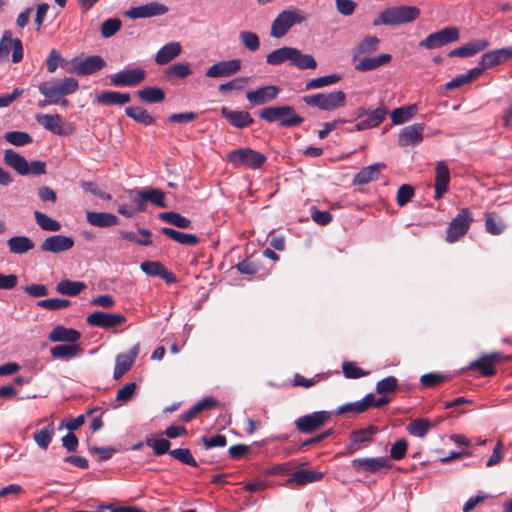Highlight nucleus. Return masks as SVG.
<instances>
[{
    "label": "nucleus",
    "mask_w": 512,
    "mask_h": 512,
    "mask_svg": "<svg viewBox=\"0 0 512 512\" xmlns=\"http://www.w3.org/2000/svg\"><path fill=\"white\" fill-rule=\"evenodd\" d=\"M259 117L268 123L277 122L283 128L297 127L304 122V118L290 105L265 107L259 112Z\"/></svg>",
    "instance_id": "f03ea898"
},
{
    "label": "nucleus",
    "mask_w": 512,
    "mask_h": 512,
    "mask_svg": "<svg viewBox=\"0 0 512 512\" xmlns=\"http://www.w3.org/2000/svg\"><path fill=\"white\" fill-rule=\"evenodd\" d=\"M86 220L90 225L100 228L111 227L119 223L118 217L108 212L88 211Z\"/></svg>",
    "instance_id": "2f4dec72"
},
{
    "label": "nucleus",
    "mask_w": 512,
    "mask_h": 512,
    "mask_svg": "<svg viewBox=\"0 0 512 512\" xmlns=\"http://www.w3.org/2000/svg\"><path fill=\"white\" fill-rule=\"evenodd\" d=\"M9 252L25 254L34 248V242L27 236H13L7 240Z\"/></svg>",
    "instance_id": "79ce46f5"
},
{
    "label": "nucleus",
    "mask_w": 512,
    "mask_h": 512,
    "mask_svg": "<svg viewBox=\"0 0 512 512\" xmlns=\"http://www.w3.org/2000/svg\"><path fill=\"white\" fill-rule=\"evenodd\" d=\"M86 322L92 327L111 329L124 324L126 317L123 314H110L103 311H96L88 315Z\"/></svg>",
    "instance_id": "ddd939ff"
},
{
    "label": "nucleus",
    "mask_w": 512,
    "mask_h": 512,
    "mask_svg": "<svg viewBox=\"0 0 512 512\" xmlns=\"http://www.w3.org/2000/svg\"><path fill=\"white\" fill-rule=\"evenodd\" d=\"M385 168L383 163H375L362 168L354 177L353 182L357 185H365L377 180L381 171Z\"/></svg>",
    "instance_id": "c9c22d12"
},
{
    "label": "nucleus",
    "mask_w": 512,
    "mask_h": 512,
    "mask_svg": "<svg viewBox=\"0 0 512 512\" xmlns=\"http://www.w3.org/2000/svg\"><path fill=\"white\" fill-rule=\"evenodd\" d=\"M74 246V239L64 235H52L47 237L40 245L42 252L61 253L70 250Z\"/></svg>",
    "instance_id": "aec40b11"
},
{
    "label": "nucleus",
    "mask_w": 512,
    "mask_h": 512,
    "mask_svg": "<svg viewBox=\"0 0 512 512\" xmlns=\"http://www.w3.org/2000/svg\"><path fill=\"white\" fill-rule=\"evenodd\" d=\"M431 427H432V424L428 419L417 418V419L412 420L407 425L406 429L410 435L419 437V438H423L428 433V431L430 430Z\"/></svg>",
    "instance_id": "5fc2aeb1"
},
{
    "label": "nucleus",
    "mask_w": 512,
    "mask_h": 512,
    "mask_svg": "<svg viewBox=\"0 0 512 512\" xmlns=\"http://www.w3.org/2000/svg\"><path fill=\"white\" fill-rule=\"evenodd\" d=\"M137 96L142 102L148 104L161 103L165 100L164 90L153 86H147L141 90H138Z\"/></svg>",
    "instance_id": "c03bdc74"
},
{
    "label": "nucleus",
    "mask_w": 512,
    "mask_h": 512,
    "mask_svg": "<svg viewBox=\"0 0 512 512\" xmlns=\"http://www.w3.org/2000/svg\"><path fill=\"white\" fill-rule=\"evenodd\" d=\"M4 163L20 176H40L46 174V163L41 160L28 162L25 157L13 149L4 150Z\"/></svg>",
    "instance_id": "7ed1b4c3"
},
{
    "label": "nucleus",
    "mask_w": 512,
    "mask_h": 512,
    "mask_svg": "<svg viewBox=\"0 0 512 512\" xmlns=\"http://www.w3.org/2000/svg\"><path fill=\"white\" fill-rule=\"evenodd\" d=\"M501 360L502 355L498 352H493L472 361L469 364L468 369L477 370L482 376L490 377L496 374L495 364Z\"/></svg>",
    "instance_id": "dca6fc26"
},
{
    "label": "nucleus",
    "mask_w": 512,
    "mask_h": 512,
    "mask_svg": "<svg viewBox=\"0 0 512 512\" xmlns=\"http://www.w3.org/2000/svg\"><path fill=\"white\" fill-rule=\"evenodd\" d=\"M341 80V75L331 74L312 79L306 83L305 90L319 89L322 87L330 86L338 83Z\"/></svg>",
    "instance_id": "13d9d810"
},
{
    "label": "nucleus",
    "mask_w": 512,
    "mask_h": 512,
    "mask_svg": "<svg viewBox=\"0 0 512 512\" xmlns=\"http://www.w3.org/2000/svg\"><path fill=\"white\" fill-rule=\"evenodd\" d=\"M11 49L12 62L19 63L23 59V46L19 39H13L10 30L4 31L0 40V62L8 60Z\"/></svg>",
    "instance_id": "9b49d317"
},
{
    "label": "nucleus",
    "mask_w": 512,
    "mask_h": 512,
    "mask_svg": "<svg viewBox=\"0 0 512 512\" xmlns=\"http://www.w3.org/2000/svg\"><path fill=\"white\" fill-rule=\"evenodd\" d=\"M81 338V333L73 328H66L62 325L56 326L48 335L51 342H66L69 344H76Z\"/></svg>",
    "instance_id": "c85d7f7f"
},
{
    "label": "nucleus",
    "mask_w": 512,
    "mask_h": 512,
    "mask_svg": "<svg viewBox=\"0 0 512 512\" xmlns=\"http://www.w3.org/2000/svg\"><path fill=\"white\" fill-rule=\"evenodd\" d=\"M324 473L312 470H298L295 471L290 478L286 480L287 485L304 486L309 483H314L322 480Z\"/></svg>",
    "instance_id": "7c9ffc66"
},
{
    "label": "nucleus",
    "mask_w": 512,
    "mask_h": 512,
    "mask_svg": "<svg viewBox=\"0 0 512 512\" xmlns=\"http://www.w3.org/2000/svg\"><path fill=\"white\" fill-rule=\"evenodd\" d=\"M169 454L179 462L185 465H189L191 467H197L198 463L194 459L190 449L188 448H177L174 450H171Z\"/></svg>",
    "instance_id": "680f3d73"
},
{
    "label": "nucleus",
    "mask_w": 512,
    "mask_h": 512,
    "mask_svg": "<svg viewBox=\"0 0 512 512\" xmlns=\"http://www.w3.org/2000/svg\"><path fill=\"white\" fill-rule=\"evenodd\" d=\"M331 415L329 411L313 412L296 419L295 426L300 432L309 434L324 426L331 419Z\"/></svg>",
    "instance_id": "9d476101"
},
{
    "label": "nucleus",
    "mask_w": 512,
    "mask_h": 512,
    "mask_svg": "<svg viewBox=\"0 0 512 512\" xmlns=\"http://www.w3.org/2000/svg\"><path fill=\"white\" fill-rule=\"evenodd\" d=\"M291 65L301 70L315 69L317 67V62L312 55L303 54L299 49L294 48Z\"/></svg>",
    "instance_id": "864d4df0"
},
{
    "label": "nucleus",
    "mask_w": 512,
    "mask_h": 512,
    "mask_svg": "<svg viewBox=\"0 0 512 512\" xmlns=\"http://www.w3.org/2000/svg\"><path fill=\"white\" fill-rule=\"evenodd\" d=\"M378 432V428L374 425H370L367 428H362L358 430H354L351 432L349 440H350V449L355 451L359 449V445L362 443L371 442L373 436Z\"/></svg>",
    "instance_id": "f704fd0d"
},
{
    "label": "nucleus",
    "mask_w": 512,
    "mask_h": 512,
    "mask_svg": "<svg viewBox=\"0 0 512 512\" xmlns=\"http://www.w3.org/2000/svg\"><path fill=\"white\" fill-rule=\"evenodd\" d=\"M221 115L234 127L243 129L251 126L254 119L247 111H233L228 107L221 108Z\"/></svg>",
    "instance_id": "bb28decb"
},
{
    "label": "nucleus",
    "mask_w": 512,
    "mask_h": 512,
    "mask_svg": "<svg viewBox=\"0 0 512 512\" xmlns=\"http://www.w3.org/2000/svg\"><path fill=\"white\" fill-rule=\"evenodd\" d=\"M106 66V62L101 56L93 55L85 59L73 63V67L68 69L69 72L76 73L80 76L93 74Z\"/></svg>",
    "instance_id": "a211bd4d"
},
{
    "label": "nucleus",
    "mask_w": 512,
    "mask_h": 512,
    "mask_svg": "<svg viewBox=\"0 0 512 512\" xmlns=\"http://www.w3.org/2000/svg\"><path fill=\"white\" fill-rule=\"evenodd\" d=\"M489 46V41L485 39H478L471 42H468L467 44L458 47L456 49H453L449 52V57H471L476 55L477 53L483 51L485 48Z\"/></svg>",
    "instance_id": "c756f323"
},
{
    "label": "nucleus",
    "mask_w": 512,
    "mask_h": 512,
    "mask_svg": "<svg viewBox=\"0 0 512 512\" xmlns=\"http://www.w3.org/2000/svg\"><path fill=\"white\" fill-rule=\"evenodd\" d=\"M342 372L345 378L358 379L369 374L368 371H364L362 368L357 367L354 362L344 361L342 364Z\"/></svg>",
    "instance_id": "0e129e2a"
},
{
    "label": "nucleus",
    "mask_w": 512,
    "mask_h": 512,
    "mask_svg": "<svg viewBox=\"0 0 512 512\" xmlns=\"http://www.w3.org/2000/svg\"><path fill=\"white\" fill-rule=\"evenodd\" d=\"M34 218L38 226L44 231L58 232L61 229V224L57 220L47 216L45 213L35 211Z\"/></svg>",
    "instance_id": "4d7b16f0"
},
{
    "label": "nucleus",
    "mask_w": 512,
    "mask_h": 512,
    "mask_svg": "<svg viewBox=\"0 0 512 512\" xmlns=\"http://www.w3.org/2000/svg\"><path fill=\"white\" fill-rule=\"evenodd\" d=\"M380 40L376 36L364 37L353 49V60H357L362 55L371 54L379 49Z\"/></svg>",
    "instance_id": "a19ab883"
},
{
    "label": "nucleus",
    "mask_w": 512,
    "mask_h": 512,
    "mask_svg": "<svg viewBox=\"0 0 512 512\" xmlns=\"http://www.w3.org/2000/svg\"><path fill=\"white\" fill-rule=\"evenodd\" d=\"M302 101L309 107L330 112L346 105V94L341 90L329 93H316L302 97Z\"/></svg>",
    "instance_id": "39448f33"
},
{
    "label": "nucleus",
    "mask_w": 512,
    "mask_h": 512,
    "mask_svg": "<svg viewBox=\"0 0 512 512\" xmlns=\"http://www.w3.org/2000/svg\"><path fill=\"white\" fill-rule=\"evenodd\" d=\"M182 52L179 42H170L162 46L155 55V62L158 65H165L178 57Z\"/></svg>",
    "instance_id": "72a5a7b5"
},
{
    "label": "nucleus",
    "mask_w": 512,
    "mask_h": 512,
    "mask_svg": "<svg viewBox=\"0 0 512 512\" xmlns=\"http://www.w3.org/2000/svg\"><path fill=\"white\" fill-rule=\"evenodd\" d=\"M352 466L365 473H377L384 468H390L392 464L387 457L357 458L352 460Z\"/></svg>",
    "instance_id": "5701e85b"
},
{
    "label": "nucleus",
    "mask_w": 512,
    "mask_h": 512,
    "mask_svg": "<svg viewBox=\"0 0 512 512\" xmlns=\"http://www.w3.org/2000/svg\"><path fill=\"white\" fill-rule=\"evenodd\" d=\"M294 53V47H281L273 50L269 54L266 55V63L269 65L277 66L281 65L285 62H288L290 65L292 64Z\"/></svg>",
    "instance_id": "ea45409f"
},
{
    "label": "nucleus",
    "mask_w": 512,
    "mask_h": 512,
    "mask_svg": "<svg viewBox=\"0 0 512 512\" xmlns=\"http://www.w3.org/2000/svg\"><path fill=\"white\" fill-rule=\"evenodd\" d=\"M135 193L137 196L145 198L146 201H149L160 208L168 207V204L165 201V194L161 189L150 188L147 190H138Z\"/></svg>",
    "instance_id": "09e8293b"
},
{
    "label": "nucleus",
    "mask_w": 512,
    "mask_h": 512,
    "mask_svg": "<svg viewBox=\"0 0 512 512\" xmlns=\"http://www.w3.org/2000/svg\"><path fill=\"white\" fill-rule=\"evenodd\" d=\"M485 230L491 235H500L506 229V224L502 217L494 212H487L484 215Z\"/></svg>",
    "instance_id": "a18cd8bd"
},
{
    "label": "nucleus",
    "mask_w": 512,
    "mask_h": 512,
    "mask_svg": "<svg viewBox=\"0 0 512 512\" xmlns=\"http://www.w3.org/2000/svg\"><path fill=\"white\" fill-rule=\"evenodd\" d=\"M305 17L291 10H284L278 14L271 25L270 35L274 38H282L295 24H300Z\"/></svg>",
    "instance_id": "1a4fd4ad"
},
{
    "label": "nucleus",
    "mask_w": 512,
    "mask_h": 512,
    "mask_svg": "<svg viewBox=\"0 0 512 512\" xmlns=\"http://www.w3.org/2000/svg\"><path fill=\"white\" fill-rule=\"evenodd\" d=\"M140 268L147 275L160 277L168 284L174 283L177 280L175 274L168 271L167 268L159 261L142 262Z\"/></svg>",
    "instance_id": "a878e982"
},
{
    "label": "nucleus",
    "mask_w": 512,
    "mask_h": 512,
    "mask_svg": "<svg viewBox=\"0 0 512 512\" xmlns=\"http://www.w3.org/2000/svg\"><path fill=\"white\" fill-rule=\"evenodd\" d=\"M509 59H512V46L501 49H495L487 53H484L481 56L479 67H476V69L480 70L481 75L483 71L491 69L494 66L500 65L502 63H505Z\"/></svg>",
    "instance_id": "4468645a"
},
{
    "label": "nucleus",
    "mask_w": 512,
    "mask_h": 512,
    "mask_svg": "<svg viewBox=\"0 0 512 512\" xmlns=\"http://www.w3.org/2000/svg\"><path fill=\"white\" fill-rule=\"evenodd\" d=\"M226 159L234 167L259 169L265 164L267 157L263 153L251 148H238L230 151Z\"/></svg>",
    "instance_id": "423d86ee"
},
{
    "label": "nucleus",
    "mask_w": 512,
    "mask_h": 512,
    "mask_svg": "<svg viewBox=\"0 0 512 512\" xmlns=\"http://www.w3.org/2000/svg\"><path fill=\"white\" fill-rule=\"evenodd\" d=\"M460 38L459 29L455 26L445 27L440 31L429 34L419 42V47L425 49H437L449 43L458 41Z\"/></svg>",
    "instance_id": "6e6552de"
},
{
    "label": "nucleus",
    "mask_w": 512,
    "mask_h": 512,
    "mask_svg": "<svg viewBox=\"0 0 512 512\" xmlns=\"http://www.w3.org/2000/svg\"><path fill=\"white\" fill-rule=\"evenodd\" d=\"M192 73L189 63H175L166 70L165 75L168 80L184 79Z\"/></svg>",
    "instance_id": "6e6d98bb"
},
{
    "label": "nucleus",
    "mask_w": 512,
    "mask_h": 512,
    "mask_svg": "<svg viewBox=\"0 0 512 512\" xmlns=\"http://www.w3.org/2000/svg\"><path fill=\"white\" fill-rule=\"evenodd\" d=\"M281 89L274 85L260 87L246 93L247 100L255 106L263 105L275 100Z\"/></svg>",
    "instance_id": "412c9836"
},
{
    "label": "nucleus",
    "mask_w": 512,
    "mask_h": 512,
    "mask_svg": "<svg viewBox=\"0 0 512 512\" xmlns=\"http://www.w3.org/2000/svg\"><path fill=\"white\" fill-rule=\"evenodd\" d=\"M388 108L385 105H380L372 111H368L365 119L358 122L353 128L348 129V132L363 131L371 128L378 127L386 118Z\"/></svg>",
    "instance_id": "6ab92c4d"
},
{
    "label": "nucleus",
    "mask_w": 512,
    "mask_h": 512,
    "mask_svg": "<svg viewBox=\"0 0 512 512\" xmlns=\"http://www.w3.org/2000/svg\"><path fill=\"white\" fill-rule=\"evenodd\" d=\"M145 77V70L138 67L119 71L110 76V81L116 87H133L143 82Z\"/></svg>",
    "instance_id": "f8f14e48"
},
{
    "label": "nucleus",
    "mask_w": 512,
    "mask_h": 512,
    "mask_svg": "<svg viewBox=\"0 0 512 512\" xmlns=\"http://www.w3.org/2000/svg\"><path fill=\"white\" fill-rule=\"evenodd\" d=\"M158 217L162 221L181 229H187L191 227V220L175 211L162 212L158 215Z\"/></svg>",
    "instance_id": "8fccbe9b"
},
{
    "label": "nucleus",
    "mask_w": 512,
    "mask_h": 512,
    "mask_svg": "<svg viewBox=\"0 0 512 512\" xmlns=\"http://www.w3.org/2000/svg\"><path fill=\"white\" fill-rule=\"evenodd\" d=\"M79 88L78 80L72 77L63 79H52L44 81L38 85L39 92L48 102L58 104L62 97L75 93Z\"/></svg>",
    "instance_id": "20e7f679"
},
{
    "label": "nucleus",
    "mask_w": 512,
    "mask_h": 512,
    "mask_svg": "<svg viewBox=\"0 0 512 512\" xmlns=\"http://www.w3.org/2000/svg\"><path fill=\"white\" fill-rule=\"evenodd\" d=\"M392 59L390 54H380L375 57L362 58L356 65L355 69L360 72L371 71L378 67L389 63Z\"/></svg>",
    "instance_id": "58836bf2"
},
{
    "label": "nucleus",
    "mask_w": 512,
    "mask_h": 512,
    "mask_svg": "<svg viewBox=\"0 0 512 512\" xmlns=\"http://www.w3.org/2000/svg\"><path fill=\"white\" fill-rule=\"evenodd\" d=\"M408 449V442L404 438L396 440L390 448V458L393 460H401L405 457Z\"/></svg>",
    "instance_id": "774afa93"
},
{
    "label": "nucleus",
    "mask_w": 512,
    "mask_h": 512,
    "mask_svg": "<svg viewBox=\"0 0 512 512\" xmlns=\"http://www.w3.org/2000/svg\"><path fill=\"white\" fill-rule=\"evenodd\" d=\"M140 350L139 344L134 345L126 354H119L115 360L113 378L119 380L132 367Z\"/></svg>",
    "instance_id": "b1692460"
},
{
    "label": "nucleus",
    "mask_w": 512,
    "mask_h": 512,
    "mask_svg": "<svg viewBox=\"0 0 512 512\" xmlns=\"http://www.w3.org/2000/svg\"><path fill=\"white\" fill-rule=\"evenodd\" d=\"M414 188L409 184H402L397 191L396 202L400 207H403L411 201L414 196Z\"/></svg>",
    "instance_id": "338daca9"
},
{
    "label": "nucleus",
    "mask_w": 512,
    "mask_h": 512,
    "mask_svg": "<svg viewBox=\"0 0 512 512\" xmlns=\"http://www.w3.org/2000/svg\"><path fill=\"white\" fill-rule=\"evenodd\" d=\"M241 64L240 59L219 61L207 69L206 76L209 78L233 76L241 70Z\"/></svg>",
    "instance_id": "f3484780"
},
{
    "label": "nucleus",
    "mask_w": 512,
    "mask_h": 512,
    "mask_svg": "<svg viewBox=\"0 0 512 512\" xmlns=\"http://www.w3.org/2000/svg\"><path fill=\"white\" fill-rule=\"evenodd\" d=\"M36 121L46 130L56 135H67L62 127V117L59 114H38L36 115Z\"/></svg>",
    "instance_id": "473e14b6"
},
{
    "label": "nucleus",
    "mask_w": 512,
    "mask_h": 512,
    "mask_svg": "<svg viewBox=\"0 0 512 512\" xmlns=\"http://www.w3.org/2000/svg\"><path fill=\"white\" fill-rule=\"evenodd\" d=\"M4 139L17 147L25 146L33 142L29 133L23 131H8L4 134Z\"/></svg>",
    "instance_id": "bf43d9fd"
},
{
    "label": "nucleus",
    "mask_w": 512,
    "mask_h": 512,
    "mask_svg": "<svg viewBox=\"0 0 512 512\" xmlns=\"http://www.w3.org/2000/svg\"><path fill=\"white\" fill-rule=\"evenodd\" d=\"M160 231L165 236L182 245L196 246L200 242L199 237L195 234L180 232L169 227H162Z\"/></svg>",
    "instance_id": "4c0bfd02"
},
{
    "label": "nucleus",
    "mask_w": 512,
    "mask_h": 512,
    "mask_svg": "<svg viewBox=\"0 0 512 512\" xmlns=\"http://www.w3.org/2000/svg\"><path fill=\"white\" fill-rule=\"evenodd\" d=\"M121 28V21L118 18H109L101 25V34L104 38L114 36Z\"/></svg>",
    "instance_id": "69168bd1"
},
{
    "label": "nucleus",
    "mask_w": 512,
    "mask_h": 512,
    "mask_svg": "<svg viewBox=\"0 0 512 512\" xmlns=\"http://www.w3.org/2000/svg\"><path fill=\"white\" fill-rule=\"evenodd\" d=\"M131 101L129 93L118 91H103L99 93L94 102L104 106H123Z\"/></svg>",
    "instance_id": "cd10ccee"
},
{
    "label": "nucleus",
    "mask_w": 512,
    "mask_h": 512,
    "mask_svg": "<svg viewBox=\"0 0 512 512\" xmlns=\"http://www.w3.org/2000/svg\"><path fill=\"white\" fill-rule=\"evenodd\" d=\"M418 107L416 104H411L399 108H395L391 112V122L393 125H400L411 120L417 113Z\"/></svg>",
    "instance_id": "37998d69"
},
{
    "label": "nucleus",
    "mask_w": 512,
    "mask_h": 512,
    "mask_svg": "<svg viewBox=\"0 0 512 512\" xmlns=\"http://www.w3.org/2000/svg\"><path fill=\"white\" fill-rule=\"evenodd\" d=\"M473 221L474 218L471 210L469 208H461L448 224L445 237L446 242L454 243L465 236Z\"/></svg>",
    "instance_id": "0eeeda50"
},
{
    "label": "nucleus",
    "mask_w": 512,
    "mask_h": 512,
    "mask_svg": "<svg viewBox=\"0 0 512 512\" xmlns=\"http://www.w3.org/2000/svg\"><path fill=\"white\" fill-rule=\"evenodd\" d=\"M86 288V284L82 281H72L68 279L61 280L56 285V291L61 295L77 296Z\"/></svg>",
    "instance_id": "49530a36"
},
{
    "label": "nucleus",
    "mask_w": 512,
    "mask_h": 512,
    "mask_svg": "<svg viewBox=\"0 0 512 512\" xmlns=\"http://www.w3.org/2000/svg\"><path fill=\"white\" fill-rule=\"evenodd\" d=\"M54 433V424L50 423L46 427L35 431L33 433V439L41 449L46 450L52 441Z\"/></svg>",
    "instance_id": "3c124183"
},
{
    "label": "nucleus",
    "mask_w": 512,
    "mask_h": 512,
    "mask_svg": "<svg viewBox=\"0 0 512 512\" xmlns=\"http://www.w3.org/2000/svg\"><path fill=\"white\" fill-rule=\"evenodd\" d=\"M420 9L416 6L399 5L383 10L372 22L373 26H398L412 23L420 16Z\"/></svg>",
    "instance_id": "f257e3e1"
},
{
    "label": "nucleus",
    "mask_w": 512,
    "mask_h": 512,
    "mask_svg": "<svg viewBox=\"0 0 512 512\" xmlns=\"http://www.w3.org/2000/svg\"><path fill=\"white\" fill-rule=\"evenodd\" d=\"M168 12V8L158 2H150L145 5L131 7L127 10L126 15L131 19L149 18L163 15Z\"/></svg>",
    "instance_id": "4be33fe9"
},
{
    "label": "nucleus",
    "mask_w": 512,
    "mask_h": 512,
    "mask_svg": "<svg viewBox=\"0 0 512 512\" xmlns=\"http://www.w3.org/2000/svg\"><path fill=\"white\" fill-rule=\"evenodd\" d=\"M83 352L79 344H59L50 349V354L55 359L69 360L81 355Z\"/></svg>",
    "instance_id": "e433bc0d"
},
{
    "label": "nucleus",
    "mask_w": 512,
    "mask_h": 512,
    "mask_svg": "<svg viewBox=\"0 0 512 512\" xmlns=\"http://www.w3.org/2000/svg\"><path fill=\"white\" fill-rule=\"evenodd\" d=\"M450 182V172L447 164L440 161L435 167L434 199L439 200L447 192Z\"/></svg>",
    "instance_id": "393cba45"
},
{
    "label": "nucleus",
    "mask_w": 512,
    "mask_h": 512,
    "mask_svg": "<svg viewBox=\"0 0 512 512\" xmlns=\"http://www.w3.org/2000/svg\"><path fill=\"white\" fill-rule=\"evenodd\" d=\"M480 77V70L476 68L470 69L466 74H461L456 76L451 81L445 84L446 90H452L455 88H459L465 84L470 83L473 80H476Z\"/></svg>",
    "instance_id": "603ef678"
},
{
    "label": "nucleus",
    "mask_w": 512,
    "mask_h": 512,
    "mask_svg": "<svg viewBox=\"0 0 512 512\" xmlns=\"http://www.w3.org/2000/svg\"><path fill=\"white\" fill-rule=\"evenodd\" d=\"M125 114L134 121L145 126H150L155 123V117L141 106L127 107L125 109Z\"/></svg>",
    "instance_id": "de8ad7c7"
},
{
    "label": "nucleus",
    "mask_w": 512,
    "mask_h": 512,
    "mask_svg": "<svg viewBox=\"0 0 512 512\" xmlns=\"http://www.w3.org/2000/svg\"><path fill=\"white\" fill-rule=\"evenodd\" d=\"M239 38L244 47L249 51L254 52L260 47V40L255 32L242 31L240 32Z\"/></svg>",
    "instance_id": "e2e57ef3"
},
{
    "label": "nucleus",
    "mask_w": 512,
    "mask_h": 512,
    "mask_svg": "<svg viewBox=\"0 0 512 512\" xmlns=\"http://www.w3.org/2000/svg\"><path fill=\"white\" fill-rule=\"evenodd\" d=\"M145 444L153 449V453L155 456H162L166 453H169L171 443L169 440L160 438H146Z\"/></svg>",
    "instance_id": "052dcab7"
},
{
    "label": "nucleus",
    "mask_w": 512,
    "mask_h": 512,
    "mask_svg": "<svg viewBox=\"0 0 512 512\" xmlns=\"http://www.w3.org/2000/svg\"><path fill=\"white\" fill-rule=\"evenodd\" d=\"M424 123H415L404 127L398 135V144L401 147H414L423 141Z\"/></svg>",
    "instance_id": "2eb2a0df"
}]
</instances>
